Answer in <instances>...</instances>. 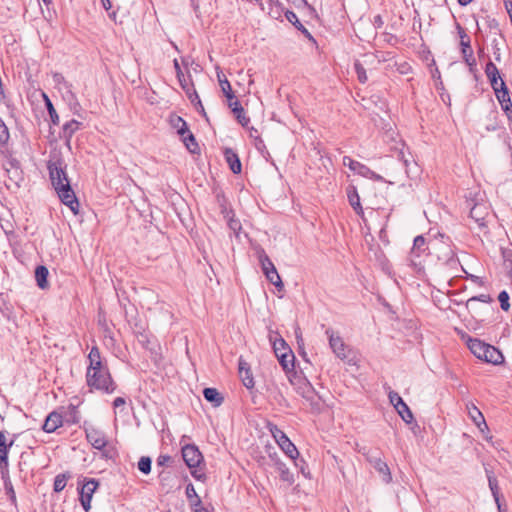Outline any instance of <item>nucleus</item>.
Here are the masks:
<instances>
[{
	"label": "nucleus",
	"mask_w": 512,
	"mask_h": 512,
	"mask_svg": "<svg viewBox=\"0 0 512 512\" xmlns=\"http://www.w3.org/2000/svg\"><path fill=\"white\" fill-rule=\"evenodd\" d=\"M151 464V458L143 456L138 461V469L144 474H149L151 472Z\"/></svg>",
	"instance_id": "41"
},
{
	"label": "nucleus",
	"mask_w": 512,
	"mask_h": 512,
	"mask_svg": "<svg viewBox=\"0 0 512 512\" xmlns=\"http://www.w3.org/2000/svg\"><path fill=\"white\" fill-rule=\"evenodd\" d=\"M238 375L241 382L247 389L254 388L255 382L251 367L242 357L238 360Z\"/></svg>",
	"instance_id": "12"
},
{
	"label": "nucleus",
	"mask_w": 512,
	"mask_h": 512,
	"mask_svg": "<svg viewBox=\"0 0 512 512\" xmlns=\"http://www.w3.org/2000/svg\"><path fill=\"white\" fill-rule=\"evenodd\" d=\"M486 474H487V478H488L489 488L491 490L492 496L497 505L498 512H505V510L502 507L501 501H500V492H499L498 481H497L496 477L493 475V473L491 471H489L488 469H486Z\"/></svg>",
	"instance_id": "18"
},
{
	"label": "nucleus",
	"mask_w": 512,
	"mask_h": 512,
	"mask_svg": "<svg viewBox=\"0 0 512 512\" xmlns=\"http://www.w3.org/2000/svg\"><path fill=\"white\" fill-rule=\"evenodd\" d=\"M226 106L231 110L233 117L237 120V122L242 126L246 127L250 118L247 116L244 107L241 102L235 96L232 91L231 85L229 81L226 79Z\"/></svg>",
	"instance_id": "3"
},
{
	"label": "nucleus",
	"mask_w": 512,
	"mask_h": 512,
	"mask_svg": "<svg viewBox=\"0 0 512 512\" xmlns=\"http://www.w3.org/2000/svg\"><path fill=\"white\" fill-rule=\"evenodd\" d=\"M285 17L296 28H298V27L303 28V24L299 21L297 15L293 11L287 10L285 12Z\"/></svg>",
	"instance_id": "45"
},
{
	"label": "nucleus",
	"mask_w": 512,
	"mask_h": 512,
	"mask_svg": "<svg viewBox=\"0 0 512 512\" xmlns=\"http://www.w3.org/2000/svg\"><path fill=\"white\" fill-rule=\"evenodd\" d=\"M467 345L470 351L480 360L483 359L486 352V348H488L489 346V344L477 338H469L467 341Z\"/></svg>",
	"instance_id": "22"
},
{
	"label": "nucleus",
	"mask_w": 512,
	"mask_h": 512,
	"mask_svg": "<svg viewBox=\"0 0 512 512\" xmlns=\"http://www.w3.org/2000/svg\"><path fill=\"white\" fill-rule=\"evenodd\" d=\"M457 30L459 33V36L461 38L460 45L462 47V55L465 63L470 67V70L472 71L473 68L476 66V60L473 57V50L470 45V38L466 34L465 30L457 24Z\"/></svg>",
	"instance_id": "9"
},
{
	"label": "nucleus",
	"mask_w": 512,
	"mask_h": 512,
	"mask_svg": "<svg viewBox=\"0 0 512 512\" xmlns=\"http://www.w3.org/2000/svg\"><path fill=\"white\" fill-rule=\"evenodd\" d=\"M180 137L190 153L195 154L199 152L198 143L196 142L194 135L190 131L186 133V135Z\"/></svg>",
	"instance_id": "33"
},
{
	"label": "nucleus",
	"mask_w": 512,
	"mask_h": 512,
	"mask_svg": "<svg viewBox=\"0 0 512 512\" xmlns=\"http://www.w3.org/2000/svg\"><path fill=\"white\" fill-rule=\"evenodd\" d=\"M89 365L87 368V373H91L93 371L108 369L101 360V355L99 348L97 346H93L88 354Z\"/></svg>",
	"instance_id": "16"
},
{
	"label": "nucleus",
	"mask_w": 512,
	"mask_h": 512,
	"mask_svg": "<svg viewBox=\"0 0 512 512\" xmlns=\"http://www.w3.org/2000/svg\"><path fill=\"white\" fill-rule=\"evenodd\" d=\"M457 263H458V260L455 259L453 255L447 260V265H449L451 267H453Z\"/></svg>",
	"instance_id": "63"
},
{
	"label": "nucleus",
	"mask_w": 512,
	"mask_h": 512,
	"mask_svg": "<svg viewBox=\"0 0 512 512\" xmlns=\"http://www.w3.org/2000/svg\"><path fill=\"white\" fill-rule=\"evenodd\" d=\"M9 139V131L4 121L0 118V144H4Z\"/></svg>",
	"instance_id": "46"
},
{
	"label": "nucleus",
	"mask_w": 512,
	"mask_h": 512,
	"mask_svg": "<svg viewBox=\"0 0 512 512\" xmlns=\"http://www.w3.org/2000/svg\"><path fill=\"white\" fill-rule=\"evenodd\" d=\"M182 457L189 468L197 467L202 461V454L194 445H186L182 448Z\"/></svg>",
	"instance_id": "11"
},
{
	"label": "nucleus",
	"mask_w": 512,
	"mask_h": 512,
	"mask_svg": "<svg viewBox=\"0 0 512 512\" xmlns=\"http://www.w3.org/2000/svg\"><path fill=\"white\" fill-rule=\"evenodd\" d=\"M171 126L177 130L179 136H184L189 132L187 123L178 115H171L169 120Z\"/></svg>",
	"instance_id": "30"
},
{
	"label": "nucleus",
	"mask_w": 512,
	"mask_h": 512,
	"mask_svg": "<svg viewBox=\"0 0 512 512\" xmlns=\"http://www.w3.org/2000/svg\"><path fill=\"white\" fill-rule=\"evenodd\" d=\"M426 240L422 235H418L415 237L413 241V247L411 250L412 254L419 256L422 251H424Z\"/></svg>",
	"instance_id": "39"
},
{
	"label": "nucleus",
	"mask_w": 512,
	"mask_h": 512,
	"mask_svg": "<svg viewBox=\"0 0 512 512\" xmlns=\"http://www.w3.org/2000/svg\"><path fill=\"white\" fill-rule=\"evenodd\" d=\"M485 74H486L494 92H496V90H499L500 89V81H501L500 74H499L498 68L496 67V65L493 62L489 61L486 64Z\"/></svg>",
	"instance_id": "17"
},
{
	"label": "nucleus",
	"mask_w": 512,
	"mask_h": 512,
	"mask_svg": "<svg viewBox=\"0 0 512 512\" xmlns=\"http://www.w3.org/2000/svg\"><path fill=\"white\" fill-rule=\"evenodd\" d=\"M495 95L501 105L503 111L512 107L509 90L503 80L500 81V89L496 90Z\"/></svg>",
	"instance_id": "19"
},
{
	"label": "nucleus",
	"mask_w": 512,
	"mask_h": 512,
	"mask_svg": "<svg viewBox=\"0 0 512 512\" xmlns=\"http://www.w3.org/2000/svg\"><path fill=\"white\" fill-rule=\"evenodd\" d=\"M100 1L102 3L103 8L106 11H109L112 8V4H111L110 0H100Z\"/></svg>",
	"instance_id": "60"
},
{
	"label": "nucleus",
	"mask_w": 512,
	"mask_h": 512,
	"mask_svg": "<svg viewBox=\"0 0 512 512\" xmlns=\"http://www.w3.org/2000/svg\"><path fill=\"white\" fill-rule=\"evenodd\" d=\"M185 493L194 512H205V509L202 507V501L197 495L193 484L187 485Z\"/></svg>",
	"instance_id": "20"
},
{
	"label": "nucleus",
	"mask_w": 512,
	"mask_h": 512,
	"mask_svg": "<svg viewBox=\"0 0 512 512\" xmlns=\"http://www.w3.org/2000/svg\"><path fill=\"white\" fill-rule=\"evenodd\" d=\"M467 410H468L469 417L475 423V425H477L481 430H482V428H481L482 425L485 428H487V424H486L483 414L473 403L467 404Z\"/></svg>",
	"instance_id": "27"
},
{
	"label": "nucleus",
	"mask_w": 512,
	"mask_h": 512,
	"mask_svg": "<svg viewBox=\"0 0 512 512\" xmlns=\"http://www.w3.org/2000/svg\"><path fill=\"white\" fill-rule=\"evenodd\" d=\"M10 165L14 169L15 176H18V174H19V172H18L19 167H18L17 161H15V160L10 161Z\"/></svg>",
	"instance_id": "61"
},
{
	"label": "nucleus",
	"mask_w": 512,
	"mask_h": 512,
	"mask_svg": "<svg viewBox=\"0 0 512 512\" xmlns=\"http://www.w3.org/2000/svg\"><path fill=\"white\" fill-rule=\"evenodd\" d=\"M62 422L61 414L54 411L47 416L42 428L47 433H53L62 425Z\"/></svg>",
	"instance_id": "21"
},
{
	"label": "nucleus",
	"mask_w": 512,
	"mask_h": 512,
	"mask_svg": "<svg viewBox=\"0 0 512 512\" xmlns=\"http://www.w3.org/2000/svg\"><path fill=\"white\" fill-rule=\"evenodd\" d=\"M126 401L123 397H117L114 399L113 405L114 407L118 408L120 406L125 405Z\"/></svg>",
	"instance_id": "55"
},
{
	"label": "nucleus",
	"mask_w": 512,
	"mask_h": 512,
	"mask_svg": "<svg viewBox=\"0 0 512 512\" xmlns=\"http://www.w3.org/2000/svg\"><path fill=\"white\" fill-rule=\"evenodd\" d=\"M99 486V482L94 478H84L83 481H79V500L83 509L88 512L91 508V500L94 492Z\"/></svg>",
	"instance_id": "6"
},
{
	"label": "nucleus",
	"mask_w": 512,
	"mask_h": 512,
	"mask_svg": "<svg viewBox=\"0 0 512 512\" xmlns=\"http://www.w3.org/2000/svg\"><path fill=\"white\" fill-rule=\"evenodd\" d=\"M86 380L89 387L104 391L108 394L113 393L116 389L108 369L86 373Z\"/></svg>",
	"instance_id": "2"
},
{
	"label": "nucleus",
	"mask_w": 512,
	"mask_h": 512,
	"mask_svg": "<svg viewBox=\"0 0 512 512\" xmlns=\"http://www.w3.org/2000/svg\"><path fill=\"white\" fill-rule=\"evenodd\" d=\"M295 333H296V339H297V343L299 345V348L302 350L301 351V355L303 357H305L306 356V352L303 350V347H302L304 345V341H303V338L301 336V333H300L299 329L296 330Z\"/></svg>",
	"instance_id": "52"
},
{
	"label": "nucleus",
	"mask_w": 512,
	"mask_h": 512,
	"mask_svg": "<svg viewBox=\"0 0 512 512\" xmlns=\"http://www.w3.org/2000/svg\"><path fill=\"white\" fill-rule=\"evenodd\" d=\"M347 197L349 200L350 205L352 206L355 213L361 217L364 216V211L360 203V197L357 192L356 187L352 186L349 187L347 190Z\"/></svg>",
	"instance_id": "24"
},
{
	"label": "nucleus",
	"mask_w": 512,
	"mask_h": 512,
	"mask_svg": "<svg viewBox=\"0 0 512 512\" xmlns=\"http://www.w3.org/2000/svg\"><path fill=\"white\" fill-rule=\"evenodd\" d=\"M488 214V207L485 204L476 203L470 209V218L475 221L480 230L487 228L486 217Z\"/></svg>",
	"instance_id": "13"
},
{
	"label": "nucleus",
	"mask_w": 512,
	"mask_h": 512,
	"mask_svg": "<svg viewBox=\"0 0 512 512\" xmlns=\"http://www.w3.org/2000/svg\"><path fill=\"white\" fill-rule=\"evenodd\" d=\"M204 398L213 404L214 407H218L222 404L223 397L215 388H205L203 390Z\"/></svg>",
	"instance_id": "29"
},
{
	"label": "nucleus",
	"mask_w": 512,
	"mask_h": 512,
	"mask_svg": "<svg viewBox=\"0 0 512 512\" xmlns=\"http://www.w3.org/2000/svg\"><path fill=\"white\" fill-rule=\"evenodd\" d=\"M269 457L271 458V460L274 462V465L277 469V471L279 472V476H280V479L283 481V482H286L288 484H292L294 482V476L293 474L290 472L289 468L286 466L285 463H283L278 454L276 452L274 453H269Z\"/></svg>",
	"instance_id": "14"
},
{
	"label": "nucleus",
	"mask_w": 512,
	"mask_h": 512,
	"mask_svg": "<svg viewBox=\"0 0 512 512\" xmlns=\"http://www.w3.org/2000/svg\"><path fill=\"white\" fill-rule=\"evenodd\" d=\"M226 211V218H228V227L233 232L235 237L240 240L241 238V232H242V226L238 219L234 218V214L232 216L229 215Z\"/></svg>",
	"instance_id": "34"
},
{
	"label": "nucleus",
	"mask_w": 512,
	"mask_h": 512,
	"mask_svg": "<svg viewBox=\"0 0 512 512\" xmlns=\"http://www.w3.org/2000/svg\"><path fill=\"white\" fill-rule=\"evenodd\" d=\"M48 274H49L48 269L42 265L38 266L35 270V279H36L37 285L41 289H45L48 287V281H47Z\"/></svg>",
	"instance_id": "32"
},
{
	"label": "nucleus",
	"mask_w": 512,
	"mask_h": 512,
	"mask_svg": "<svg viewBox=\"0 0 512 512\" xmlns=\"http://www.w3.org/2000/svg\"><path fill=\"white\" fill-rule=\"evenodd\" d=\"M259 261L261 264L262 271H263L264 275L266 276L267 280L271 284H273L277 288L278 291H282L284 289V284L281 280V277L279 276L277 269L274 266L273 262L265 254V252L263 250L259 254Z\"/></svg>",
	"instance_id": "4"
},
{
	"label": "nucleus",
	"mask_w": 512,
	"mask_h": 512,
	"mask_svg": "<svg viewBox=\"0 0 512 512\" xmlns=\"http://www.w3.org/2000/svg\"><path fill=\"white\" fill-rule=\"evenodd\" d=\"M13 444L11 441L9 444L6 443V436L4 431H0V468H6L8 466V452L9 448Z\"/></svg>",
	"instance_id": "26"
},
{
	"label": "nucleus",
	"mask_w": 512,
	"mask_h": 512,
	"mask_svg": "<svg viewBox=\"0 0 512 512\" xmlns=\"http://www.w3.org/2000/svg\"><path fill=\"white\" fill-rule=\"evenodd\" d=\"M86 438L88 442L97 450H102L107 445V439L104 433L98 429H86Z\"/></svg>",
	"instance_id": "15"
},
{
	"label": "nucleus",
	"mask_w": 512,
	"mask_h": 512,
	"mask_svg": "<svg viewBox=\"0 0 512 512\" xmlns=\"http://www.w3.org/2000/svg\"><path fill=\"white\" fill-rule=\"evenodd\" d=\"M270 432L282 451L291 459H296L298 450L287 435L274 424H270Z\"/></svg>",
	"instance_id": "7"
},
{
	"label": "nucleus",
	"mask_w": 512,
	"mask_h": 512,
	"mask_svg": "<svg viewBox=\"0 0 512 512\" xmlns=\"http://www.w3.org/2000/svg\"><path fill=\"white\" fill-rule=\"evenodd\" d=\"M171 461V457L168 455H160L157 459L158 466H165L168 462Z\"/></svg>",
	"instance_id": "53"
},
{
	"label": "nucleus",
	"mask_w": 512,
	"mask_h": 512,
	"mask_svg": "<svg viewBox=\"0 0 512 512\" xmlns=\"http://www.w3.org/2000/svg\"><path fill=\"white\" fill-rule=\"evenodd\" d=\"M482 360L487 363L498 365L504 361V356L500 350L489 344Z\"/></svg>",
	"instance_id": "25"
},
{
	"label": "nucleus",
	"mask_w": 512,
	"mask_h": 512,
	"mask_svg": "<svg viewBox=\"0 0 512 512\" xmlns=\"http://www.w3.org/2000/svg\"><path fill=\"white\" fill-rule=\"evenodd\" d=\"M504 112H505L508 120L512 121V107L509 108V110H505Z\"/></svg>",
	"instance_id": "64"
},
{
	"label": "nucleus",
	"mask_w": 512,
	"mask_h": 512,
	"mask_svg": "<svg viewBox=\"0 0 512 512\" xmlns=\"http://www.w3.org/2000/svg\"><path fill=\"white\" fill-rule=\"evenodd\" d=\"M276 357L285 371L289 372L294 369L295 356L292 350L278 354Z\"/></svg>",
	"instance_id": "28"
},
{
	"label": "nucleus",
	"mask_w": 512,
	"mask_h": 512,
	"mask_svg": "<svg viewBox=\"0 0 512 512\" xmlns=\"http://www.w3.org/2000/svg\"><path fill=\"white\" fill-rule=\"evenodd\" d=\"M273 349L275 355L281 354L286 351H290V347L286 344L283 338L275 339L273 342Z\"/></svg>",
	"instance_id": "40"
},
{
	"label": "nucleus",
	"mask_w": 512,
	"mask_h": 512,
	"mask_svg": "<svg viewBox=\"0 0 512 512\" xmlns=\"http://www.w3.org/2000/svg\"><path fill=\"white\" fill-rule=\"evenodd\" d=\"M509 294L503 290L498 295V300L500 302L501 309L504 311H508L510 309V303H509Z\"/></svg>",
	"instance_id": "43"
},
{
	"label": "nucleus",
	"mask_w": 512,
	"mask_h": 512,
	"mask_svg": "<svg viewBox=\"0 0 512 512\" xmlns=\"http://www.w3.org/2000/svg\"><path fill=\"white\" fill-rule=\"evenodd\" d=\"M52 79L55 87L59 91H65L66 93L71 94V84L68 81H66L65 77L61 73H53Z\"/></svg>",
	"instance_id": "31"
},
{
	"label": "nucleus",
	"mask_w": 512,
	"mask_h": 512,
	"mask_svg": "<svg viewBox=\"0 0 512 512\" xmlns=\"http://www.w3.org/2000/svg\"><path fill=\"white\" fill-rule=\"evenodd\" d=\"M325 334L329 340V346L332 349L333 353L341 360L347 359V345L344 343L343 339L334 332L333 329L328 328L325 331Z\"/></svg>",
	"instance_id": "8"
},
{
	"label": "nucleus",
	"mask_w": 512,
	"mask_h": 512,
	"mask_svg": "<svg viewBox=\"0 0 512 512\" xmlns=\"http://www.w3.org/2000/svg\"><path fill=\"white\" fill-rule=\"evenodd\" d=\"M81 123L77 120L72 119L71 121L65 123L63 126V134L66 139H70L73 134L79 129Z\"/></svg>",
	"instance_id": "36"
},
{
	"label": "nucleus",
	"mask_w": 512,
	"mask_h": 512,
	"mask_svg": "<svg viewBox=\"0 0 512 512\" xmlns=\"http://www.w3.org/2000/svg\"><path fill=\"white\" fill-rule=\"evenodd\" d=\"M297 29L299 31H301L306 37H308L309 39H312V35L310 34V32L307 30V28L304 25H303V28L298 27Z\"/></svg>",
	"instance_id": "62"
},
{
	"label": "nucleus",
	"mask_w": 512,
	"mask_h": 512,
	"mask_svg": "<svg viewBox=\"0 0 512 512\" xmlns=\"http://www.w3.org/2000/svg\"><path fill=\"white\" fill-rule=\"evenodd\" d=\"M367 461L374 467L379 473L382 481L386 484L392 481V475L390 469L385 461L380 457V452L377 449H370L365 453Z\"/></svg>",
	"instance_id": "5"
},
{
	"label": "nucleus",
	"mask_w": 512,
	"mask_h": 512,
	"mask_svg": "<svg viewBox=\"0 0 512 512\" xmlns=\"http://www.w3.org/2000/svg\"><path fill=\"white\" fill-rule=\"evenodd\" d=\"M77 413H78V412H77L76 408H75V407H72V408H71V415H72V418H71L70 422H72V423H77V422H79V417L77 416Z\"/></svg>",
	"instance_id": "56"
},
{
	"label": "nucleus",
	"mask_w": 512,
	"mask_h": 512,
	"mask_svg": "<svg viewBox=\"0 0 512 512\" xmlns=\"http://www.w3.org/2000/svg\"><path fill=\"white\" fill-rule=\"evenodd\" d=\"M178 79L181 84V87L186 91L189 98L193 101L192 96L194 95L195 98L198 99V95L196 94V92L194 90H193V93H191L192 87H190V85L187 82V80L185 79L184 75L181 76L180 73H178Z\"/></svg>",
	"instance_id": "42"
},
{
	"label": "nucleus",
	"mask_w": 512,
	"mask_h": 512,
	"mask_svg": "<svg viewBox=\"0 0 512 512\" xmlns=\"http://www.w3.org/2000/svg\"><path fill=\"white\" fill-rule=\"evenodd\" d=\"M355 70L358 76V80L361 83H365L367 81V74L365 68L360 63H355Z\"/></svg>",
	"instance_id": "47"
},
{
	"label": "nucleus",
	"mask_w": 512,
	"mask_h": 512,
	"mask_svg": "<svg viewBox=\"0 0 512 512\" xmlns=\"http://www.w3.org/2000/svg\"><path fill=\"white\" fill-rule=\"evenodd\" d=\"M504 5L509 14L510 20L512 21V0H504Z\"/></svg>",
	"instance_id": "54"
},
{
	"label": "nucleus",
	"mask_w": 512,
	"mask_h": 512,
	"mask_svg": "<svg viewBox=\"0 0 512 512\" xmlns=\"http://www.w3.org/2000/svg\"><path fill=\"white\" fill-rule=\"evenodd\" d=\"M492 49H493V55H494L495 60L497 62H500L501 61V52H500V48H499L497 39H494L492 41Z\"/></svg>",
	"instance_id": "50"
},
{
	"label": "nucleus",
	"mask_w": 512,
	"mask_h": 512,
	"mask_svg": "<svg viewBox=\"0 0 512 512\" xmlns=\"http://www.w3.org/2000/svg\"><path fill=\"white\" fill-rule=\"evenodd\" d=\"M42 96H43V99H44V102H45V106L47 108V111L49 113V116H50V119H51V122L53 125H58L59 124V116L50 100V98L48 97V95L46 93H42Z\"/></svg>",
	"instance_id": "35"
},
{
	"label": "nucleus",
	"mask_w": 512,
	"mask_h": 512,
	"mask_svg": "<svg viewBox=\"0 0 512 512\" xmlns=\"http://www.w3.org/2000/svg\"><path fill=\"white\" fill-rule=\"evenodd\" d=\"M306 388H307V391H306V392H304L303 397H305L306 399H311V396H310L309 394H310V393H313V392H314V389H313V387L311 386V384H309V383L307 384Z\"/></svg>",
	"instance_id": "57"
},
{
	"label": "nucleus",
	"mask_w": 512,
	"mask_h": 512,
	"mask_svg": "<svg viewBox=\"0 0 512 512\" xmlns=\"http://www.w3.org/2000/svg\"><path fill=\"white\" fill-rule=\"evenodd\" d=\"M398 414L407 424L412 423L414 416L408 405L404 402L399 408H396Z\"/></svg>",
	"instance_id": "37"
},
{
	"label": "nucleus",
	"mask_w": 512,
	"mask_h": 512,
	"mask_svg": "<svg viewBox=\"0 0 512 512\" xmlns=\"http://www.w3.org/2000/svg\"><path fill=\"white\" fill-rule=\"evenodd\" d=\"M343 164L345 166H348L350 170H352L353 172L363 176V177H366V178H369V179H374V180H381L382 177L378 174H376L374 171H372L369 167H367L366 165L356 161V160H353L351 157L349 156H344L343 157Z\"/></svg>",
	"instance_id": "10"
},
{
	"label": "nucleus",
	"mask_w": 512,
	"mask_h": 512,
	"mask_svg": "<svg viewBox=\"0 0 512 512\" xmlns=\"http://www.w3.org/2000/svg\"><path fill=\"white\" fill-rule=\"evenodd\" d=\"M48 169L52 185L57 191L59 198L74 212V214H77L79 203L71 189L66 172L58 163H50L48 165Z\"/></svg>",
	"instance_id": "1"
},
{
	"label": "nucleus",
	"mask_w": 512,
	"mask_h": 512,
	"mask_svg": "<svg viewBox=\"0 0 512 512\" xmlns=\"http://www.w3.org/2000/svg\"><path fill=\"white\" fill-rule=\"evenodd\" d=\"M292 4H294L296 7L306 6L307 1L306 0H288Z\"/></svg>",
	"instance_id": "58"
},
{
	"label": "nucleus",
	"mask_w": 512,
	"mask_h": 512,
	"mask_svg": "<svg viewBox=\"0 0 512 512\" xmlns=\"http://www.w3.org/2000/svg\"><path fill=\"white\" fill-rule=\"evenodd\" d=\"M226 164L234 174H240L242 171V163L239 156L229 148H226Z\"/></svg>",
	"instance_id": "23"
},
{
	"label": "nucleus",
	"mask_w": 512,
	"mask_h": 512,
	"mask_svg": "<svg viewBox=\"0 0 512 512\" xmlns=\"http://www.w3.org/2000/svg\"><path fill=\"white\" fill-rule=\"evenodd\" d=\"M374 25H375L377 28H379V27H381V26L383 25V20H382V18H381V16H380V15H376V16L374 17Z\"/></svg>",
	"instance_id": "59"
},
{
	"label": "nucleus",
	"mask_w": 512,
	"mask_h": 512,
	"mask_svg": "<svg viewBox=\"0 0 512 512\" xmlns=\"http://www.w3.org/2000/svg\"><path fill=\"white\" fill-rule=\"evenodd\" d=\"M389 400L395 409L399 408L404 403L402 397L395 391H390Z\"/></svg>",
	"instance_id": "44"
},
{
	"label": "nucleus",
	"mask_w": 512,
	"mask_h": 512,
	"mask_svg": "<svg viewBox=\"0 0 512 512\" xmlns=\"http://www.w3.org/2000/svg\"><path fill=\"white\" fill-rule=\"evenodd\" d=\"M137 340L138 342L146 349H151L150 348V339H149V336L148 334L146 333H139L137 335Z\"/></svg>",
	"instance_id": "48"
},
{
	"label": "nucleus",
	"mask_w": 512,
	"mask_h": 512,
	"mask_svg": "<svg viewBox=\"0 0 512 512\" xmlns=\"http://www.w3.org/2000/svg\"><path fill=\"white\" fill-rule=\"evenodd\" d=\"M69 477H70V475L67 473L58 474L54 479V485H53L54 491L57 493L61 492L65 488Z\"/></svg>",
	"instance_id": "38"
},
{
	"label": "nucleus",
	"mask_w": 512,
	"mask_h": 512,
	"mask_svg": "<svg viewBox=\"0 0 512 512\" xmlns=\"http://www.w3.org/2000/svg\"><path fill=\"white\" fill-rule=\"evenodd\" d=\"M295 333H296V339H297V343L299 345V348L302 350L301 351V355L303 357H305L306 356V352L303 350V347H302L304 345V341H303V338L301 336V333H300L299 329L296 330Z\"/></svg>",
	"instance_id": "51"
},
{
	"label": "nucleus",
	"mask_w": 512,
	"mask_h": 512,
	"mask_svg": "<svg viewBox=\"0 0 512 512\" xmlns=\"http://www.w3.org/2000/svg\"><path fill=\"white\" fill-rule=\"evenodd\" d=\"M474 301H479V302H483V303H490V302H492V298L488 294H480L478 296L471 297L468 300L467 303L474 302Z\"/></svg>",
	"instance_id": "49"
}]
</instances>
